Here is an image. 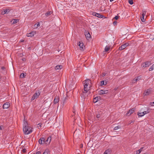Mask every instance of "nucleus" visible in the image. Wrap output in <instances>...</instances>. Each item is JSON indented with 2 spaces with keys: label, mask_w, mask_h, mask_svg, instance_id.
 Returning a JSON list of instances; mask_svg holds the SVG:
<instances>
[{
  "label": "nucleus",
  "mask_w": 154,
  "mask_h": 154,
  "mask_svg": "<svg viewBox=\"0 0 154 154\" xmlns=\"http://www.w3.org/2000/svg\"><path fill=\"white\" fill-rule=\"evenodd\" d=\"M35 34V31H32L31 32L27 33V36L28 37H32Z\"/></svg>",
  "instance_id": "obj_15"
},
{
  "label": "nucleus",
  "mask_w": 154,
  "mask_h": 154,
  "mask_svg": "<svg viewBox=\"0 0 154 154\" xmlns=\"http://www.w3.org/2000/svg\"><path fill=\"white\" fill-rule=\"evenodd\" d=\"M24 73H22L20 75V77L21 78H23L24 77Z\"/></svg>",
  "instance_id": "obj_34"
},
{
  "label": "nucleus",
  "mask_w": 154,
  "mask_h": 154,
  "mask_svg": "<svg viewBox=\"0 0 154 154\" xmlns=\"http://www.w3.org/2000/svg\"><path fill=\"white\" fill-rule=\"evenodd\" d=\"M40 26V24L39 22H38L35 23L34 26L33 28H37Z\"/></svg>",
  "instance_id": "obj_21"
},
{
  "label": "nucleus",
  "mask_w": 154,
  "mask_h": 154,
  "mask_svg": "<svg viewBox=\"0 0 154 154\" xmlns=\"http://www.w3.org/2000/svg\"><path fill=\"white\" fill-rule=\"evenodd\" d=\"M98 100V97H96L94 98V103L97 102Z\"/></svg>",
  "instance_id": "obj_31"
},
{
  "label": "nucleus",
  "mask_w": 154,
  "mask_h": 154,
  "mask_svg": "<svg viewBox=\"0 0 154 154\" xmlns=\"http://www.w3.org/2000/svg\"><path fill=\"white\" fill-rule=\"evenodd\" d=\"M42 125V124L41 123H39L38 124L37 127L38 129H39L41 127Z\"/></svg>",
  "instance_id": "obj_33"
},
{
  "label": "nucleus",
  "mask_w": 154,
  "mask_h": 154,
  "mask_svg": "<svg viewBox=\"0 0 154 154\" xmlns=\"http://www.w3.org/2000/svg\"><path fill=\"white\" fill-rule=\"evenodd\" d=\"M146 12L145 11H143L142 14V16H144L145 15Z\"/></svg>",
  "instance_id": "obj_36"
},
{
  "label": "nucleus",
  "mask_w": 154,
  "mask_h": 154,
  "mask_svg": "<svg viewBox=\"0 0 154 154\" xmlns=\"http://www.w3.org/2000/svg\"><path fill=\"white\" fill-rule=\"evenodd\" d=\"M10 10L9 9H3V11L2 12V14H5L8 13L10 11Z\"/></svg>",
  "instance_id": "obj_12"
},
{
  "label": "nucleus",
  "mask_w": 154,
  "mask_h": 154,
  "mask_svg": "<svg viewBox=\"0 0 154 154\" xmlns=\"http://www.w3.org/2000/svg\"><path fill=\"white\" fill-rule=\"evenodd\" d=\"M143 147L141 148L140 149L137 151L136 154H139L141 152L142 150L143 149Z\"/></svg>",
  "instance_id": "obj_25"
},
{
  "label": "nucleus",
  "mask_w": 154,
  "mask_h": 154,
  "mask_svg": "<svg viewBox=\"0 0 154 154\" xmlns=\"http://www.w3.org/2000/svg\"><path fill=\"white\" fill-rule=\"evenodd\" d=\"M105 113L104 111L103 110L98 111L96 113V117L97 119H101L104 117V114Z\"/></svg>",
  "instance_id": "obj_3"
},
{
  "label": "nucleus",
  "mask_w": 154,
  "mask_h": 154,
  "mask_svg": "<svg viewBox=\"0 0 154 154\" xmlns=\"http://www.w3.org/2000/svg\"><path fill=\"white\" fill-rule=\"evenodd\" d=\"M144 154H146V153H145Z\"/></svg>",
  "instance_id": "obj_54"
},
{
  "label": "nucleus",
  "mask_w": 154,
  "mask_h": 154,
  "mask_svg": "<svg viewBox=\"0 0 154 154\" xmlns=\"http://www.w3.org/2000/svg\"><path fill=\"white\" fill-rule=\"evenodd\" d=\"M150 62L149 61H146L145 63H143L142 64V66L143 67L145 68L146 67H148L150 65Z\"/></svg>",
  "instance_id": "obj_6"
},
{
  "label": "nucleus",
  "mask_w": 154,
  "mask_h": 154,
  "mask_svg": "<svg viewBox=\"0 0 154 154\" xmlns=\"http://www.w3.org/2000/svg\"><path fill=\"white\" fill-rule=\"evenodd\" d=\"M50 152L48 149H46L43 152V154H49Z\"/></svg>",
  "instance_id": "obj_24"
},
{
  "label": "nucleus",
  "mask_w": 154,
  "mask_h": 154,
  "mask_svg": "<svg viewBox=\"0 0 154 154\" xmlns=\"http://www.w3.org/2000/svg\"><path fill=\"white\" fill-rule=\"evenodd\" d=\"M153 69V68H152V67L151 66L150 68L149 69V71H152Z\"/></svg>",
  "instance_id": "obj_42"
},
{
  "label": "nucleus",
  "mask_w": 154,
  "mask_h": 154,
  "mask_svg": "<svg viewBox=\"0 0 154 154\" xmlns=\"http://www.w3.org/2000/svg\"><path fill=\"white\" fill-rule=\"evenodd\" d=\"M100 84L101 85H106L107 84L106 82H104V81H102L100 82Z\"/></svg>",
  "instance_id": "obj_27"
},
{
  "label": "nucleus",
  "mask_w": 154,
  "mask_h": 154,
  "mask_svg": "<svg viewBox=\"0 0 154 154\" xmlns=\"http://www.w3.org/2000/svg\"><path fill=\"white\" fill-rule=\"evenodd\" d=\"M135 80L137 81H138L141 79V78L140 76H137L134 78Z\"/></svg>",
  "instance_id": "obj_28"
},
{
  "label": "nucleus",
  "mask_w": 154,
  "mask_h": 154,
  "mask_svg": "<svg viewBox=\"0 0 154 154\" xmlns=\"http://www.w3.org/2000/svg\"><path fill=\"white\" fill-rule=\"evenodd\" d=\"M51 14H52L51 11H49L48 12L45 14V15L47 16H49Z\"/></svg>",
  "instance_id": "obj_29"
},
{
  "label": "nucleus",
  "mask_w": 154,
  "mask_h": 154,
  "mask_svg": "<svg viewBox=\"0 0 154 154\" xmlns=\"http://www.w3.org/2000/svg\"><path fill=\"white\" fill-rule=\"evenodd\" d=\"M143 114L144 115L147 114V113H148L149 112V111H148V110H147V111H144L143 112Z\"/></svg>",
  "instance_id": "obj_35"
},
{
  "label": "nucleus",
  "mask_w": 154,
  "mask_h": 154,
  "mask_svg": "<svg viewBox=\"0 0 154 154\" xmlns=\"http://www.w3.org/2000/svg\"><path fill=\"white\" fill-rule=\"evenodd\" d=\"M59 101V98L58 97L56 96L54 100V104H56Z\"/></svg>",
  "instance_id": "obj_17"
},
{
  "label": "nucleus",
  "mask_w": 154,
  "mask_h": 154,
  "mask_svg": "<svg viewBox=\"0 0 154 154\" xmlns=\"http://www.w3.org/2000/svg\"><path fill=\"white\" fill-rule=\"evenodd\" d=\"M41 152L40 151H38L36 152L35 154H41Z\"/></svg>",
  "instance_id": "obj_44"
},
{
  "label": "nucleus",
  "mask_w": 154,
  "mask_h": 154,
  "mask_svg": "<svg viewBox=\"0 0 154 154\" xmlns=\"http://www.w3.org/2000/svg\"><path fill=\"white\" fill-rule=\"evenodd\" d=\"M92 15L93 16H96L99 18H103V17H104V16H103L102 15H101L100 14L97 13L95 12H93L92 13Z\"/></svg>",
  "instance_id": "obj_8"
},
{
  "label": "nucleus",
  "mask_w": 154,
  "mask_h": 154,
  "mask_svg": "<svg viewBox=\"0 0 154 154\" xmlns=\"http://www.w3.org/2000/svg\"><path fill=\"white\" fill-rule=\"evenodd\" d=\"M106 75V74L105 73H103L102 74V76L103 77L104 76H105Z\"/></svg>",
  "instance_id": "obj_48"
},
{
  "label": "nucleus",
  "mask_w": 154,
  "mask_h": 154,
  "mask_svg": "<svg viewBox=\"0 0 154 154\" xmlns=\"http://www.w3.org/2000/svg\"><path fill=\"white\" fill-rule=\"evenodd\" d=\"M141 20L143 22L144 21V16H142L141 18Z\"/></svg>",
  "instance_id": "obj_38"
},
{
  "label": "nucleus",
  "mask_w": 154,
  "mask_h": 154,
  "mask_svg": "<svg viewBox=\"0 0 154 154\" xmlns=\"http://www.w3.org/2000/svg\"><path fill=\"white\" fill-rule=\"evenodd\" d=\"M151 91L150 89H149L145 90L144 94L145 95H148L151 93Z\"/></svg>",
  "instance_id": "obj_14"
},
{
  "label": "nucleus",
  "mask_w": 154,
  "mask_h": 154,
  "mask_svg": "<svg viewBox=\"0 0 154 154\" xmlns=\"http://www.w3.org/2000/svg\"><path fill=\"white\" fill-rule=\"evenodd\" d=\"M62 67V65H58L56 66L55 67V69L56 70H58L60 69H61Z\"/></svg>",
  "instance_id": "obj_19"
},
{
  "label": "nucleus",
  "mask_w": 154,
  "mask_h": 154,
  "mask_svg": "<svg viewBox=\"0 0 154 154\" xmlns=\"http://www.w3.org/2000/svg\"><path fill=\"white\" fill-rule=\"evenodd\" d=\"M40 92L39 91H37L32 96L31 99L32 100H33L37 98L40 94Z\"/></svg>",
  "instance_id": "obj_4"
},
{
  "label": "nucleus",
  "mask_w": 154,
  "mask_h": 154,
  "mask_svg": "<svg viewBox=\"0 0 154 154\" xmlns=\"http://www.w3.org/2000/svg\"><path fill=\"white\" fill-rule=\"evenodd\" d=\"M22 60L23 61H25L26 60V59L25 58H23L22 59Z\"/></svg>",
  "instance_id": "obj_47"
},
{
  "label": "nucleus",
  "mask_w": 154,
  "mask_h": 154,
  "mask_svg": "<svg viewBox=\"0 0 154 154\" xmlns=\"http://www.w3.org/2000/svg\"><path fill=\"white\" fill-rule=\"evenodd\" d=\"M10 106V103L9 102L5 103L3 106V109H6L9 108Z\"/></svg>",
  "instance_id": "obj_11"
},
{
  "label": "nucleus",
  "mask_w": 154,
  "mask_h": 154,
  "mask_svg": "<svg viewBox=\"0 0 154 154\" xmlns=\"http://www.w3.org/2000/svg\"><path fill=\"white\" fill-rule=\"evenodd\" d=\"M110 48V46H106L105 48V52H107L109 50Z\"/></svg>",
  "instance_id": "obj_23"
},
{
  "label": "nucleus",
  "mask_w": 154,
  "mask_h": 154,
  "mask_svg": "<svg viewBox=\"0 0 154 154\" xmlns=\"http://www.w3.org/2000/svg\"><path fill=\"white\" fill-rule=\"evenodd\" d=\"M75 112V111H74V110H73V113Z\"/></svg>",
  "instance_id": "obj_53"
},
{
  "label": "nucleus",
  "mask_w": 154,
  "mask_h": 154,
  "mask_svg": "<svg viewBox=\"0 0 154 154\" xmlns=\"http://www.w3.org/2000/svg\"><path fill=\"white\" fill-rule=\"evenodd\" d=\"M26 149H23L22 150V152H23V153H25L26 152Z\"/></svg>",
  "instance_id": "obj_40"
},
{
  "label": "nucleus",
  "mask_w": 154,
  "mask_h": 154,
  "mask_svg": "<svg viewBox=\"0 0 154 154\" xmlns=\"http://www.w3.org/2000/svg\"><path fill=\"white\" fill-rule=\"evenodd\" d=\"M38 141L40 144H43L45 143V140L44 137H41Z\"/></svg>",
  "instance_id": "obj_7"
},
{
  "label": "nucleus",
  "mask_w": 154,
  "mask_h": 154,
  "mask_svg": "<svg viewBox=\"0 0 154 154\" xmlns=\"http://www.w3.org/2000/svg\"><path fill=\"white\" fill-rule=\"evenodd\" d=\"M51 137L49 136V137L47 139L45 140V144H49L50 143H51Z\"/></svg>",
  "instance_id": "obj_13"
},
{
  "label": "nucleus",
  "mask_w": 154,
  "mask_h": 154,
  "mask_svg": "<svg viewBox=\"0 0 154 154\" xmlns=\"http://www.w3.org/2000/svg\"><path fill=\"white\" fill-rule=\"evenodd\" d=\"M133 122H133V121H132V122H131V123H130V124H131V123H133Z\"/></svg>",
  "instance_id": "obj_52"
},
{
  "label": "nucleus",
  "mask_w": 154,
  "mask_h": 154,
  "mask_svg": "<svg viewBox=\"0 0 154 154\" xmlns=\"http://www.w3.org/2000/svg\"><path fill=\"white\" fill-rule=\"evenodd\" d=\"M119 18V17L118 16H116L114 18V19H115L116 20H117Z\"/></svg>",
  "instance_id": "obj_37"
},
{
  "label": "nucleus",
  "mask_w": 154,
  "mask_h": 154,
  "mask_svg": "<svg viewBox=\"0 0 154 154\" xmlns=\"http://www.w3.org/2000/svg\"><path fill=\"white\" fill-rule=\"evenodd\" d=\"M19 21V20L17 19H13L11 20V22L13 24L17 23Z\"/></svg>",
  "instance_id": "obj_18"
},
{
  "label": "nucleus",
  "mask_w": 154,
  "mask_h": 154,
  "mask_svg": "<svg viewBox=\"0 0 154 154\" xmlns=\"http://www.w3.org/2000/svg\"><path fill=\"white\" fill-rule=\"evenodd\" d=\"M129 45V43H126L125 44H124V45L125 46V47L128 46Z\"/></svg>",
  "instance_id": "obj_39"
},
{
  "label": "nucleus",
  "mask_w": 154,
  "mask_h": 154,
  "mask_svg": "<svg viewBox=\"0 0 154 154\" xmlns=\"http://www.w3.org/2000/svg\"><path fill=\"white\" fill-rule=\"evenodd\" d=\"M108 92V91L107 90H101L99 92V94L100 95L106 94Z\"/></svg>",
  "instance_id": "obj_9"
},
{
  "label": "nucleus",
  "mask_w": 154,
  "mask_h": 154,
  "mask_svg": "<svg viewBox=\"0 0 154 154\" xmlns=\"http://www.w3.org/2000/svg\"><path fill=\"white\" fill-rule=\"evenodd\" d=\"M121 128V126H116L114 128L113 130H118V129H119Z\"/></svg>",
  "instance_id": "obj_30"
},
{
  "label": "nucleus",
  "mask_w": 154,
  "mask_h": 154,
  "mask_svg": "<svg viewBox=\"0 0 154 154\" xmlns=\"http://www.w3.org/2000/svg\"><path fill=\"white\" fill-rule=\"evenodd\" d=\"M78 45L80 49L82 51H84V48L83 42H79L78 43Z\"/></svg>",
  "instance_id": "obj_10"
},
{
  "label": "nucleus",
  "mask_w": 154,
  "mask_h": 154,
  "mask_svg": "<svg viewBox=\"0 0 154 154\" xmlns=\"http://www.w3.org/2000/svg\"><path fill=\"white\" fill-rule=\"evenodd\" d=\"M150 105L152 106H154V102H151L150 103Z\"/></svg>",
  "instance_id": "obj_41"
},
{
  "label": "nucleus",
  "mask_w": 154,
  "mask_h": 154,
  "mask_svg": "<svg viewBox=\"0 0 154 154\" xmlns=\"http://www.w3.org/2000/svg\"><path fill=\"white\" fill-rule=\"evenodd\" d=\"M35 154V153H33V154Z\"/></svg>",
  "instance_id": "obj_55"
},
{
  "label": "nucleus",
  "mask_w": 154,
  "mask_h": 154,
  "mask_svg": "<svg viewBox=\"0 0 154 154\" xmlns=\"http://www.w3.org/2000/svg\"><path fill=\"white\" fill-rule=\"evenodd\" d=\"M143 113V112H137V115L141 117L144 115Z\"/></svg>",
  "instance_id": "obj_26"
},
{
  "label": "nucleus",
  "mask_w": 154,
  "mask_h": 154,
  "mask_svg": "<svg viewBox=\"0 0 154 154\" xmlns=\"http://www.w3.org/2000/svg\"><path fill=\"white\" fill-rule=\"evenodd\" d=\"M135 110V109L134 108H133L131 109L127 112L126 113V115L128 116H130L134 112Z\"/></svg>",
  "instance_id": "obj_5"
},
{
  "label": "nucleus",
  "mask_w": 154,
  "mask_h": 154,
  "mask_svg": "<svg viewBox=\"0 0 154 154\" xmlns=\"http://www.w3.org/2000/svg\"><path fill=\"white\" fill-rule=\"evenodd\" d=\"M85 35L86 39L87 40H88L90 39L91 37V35L89 33H86L85 34Z\"/></svg>",
  "instance_id": "obj_16"
},
{
  "label": "nucleus",
  "mask_w": 154,
  "mask_h": 154,
  "mask_svg": "<svg viewBox=\"0 0 154 154\" xmlns=\"http://www.w3.org/2000/svg\"><path fill=\"white\" fill-rule=\"evenodd\" d=\"M126 48L125 46L124 45V44L122 45L119 48V50H122L123 49H125Z\"/></svg>",
  "instance_id": "obj_20"
},
{
  "label": "nucleus",
  "mask_w": 154,
  "mask_h": 154,
  "mask_svg": "<svg viewBox=\"0 0 154 154\" xmlns=\"http://www.w3.org/2000/svg\"><path fill=\"white\" fill-rule=\"evenodd\" d=\"M117 24V22L116 21H115L113 22V25L115 26V25H116Z\"/></svg>",
  "instance_id": "obj_45"
},
{
  "label": "nucleus",
  "mask_w": 154,
  "mask_h": 154,
  "mask_svg": "<svg viewBox=\"0 0 154 154\" xmlns=\"http://www.w3.org/2000/svg\"><path fill=\"white\" fill-rule=\"evenodd\" d=\"M128 2L130 5H132L133 3V0H128Z\"/></svg>",
  "instance_id": "obj_32"
},
{
  "label": "nucleus",
  "mask_w": 154,
  "mask_h": 154,
  "mask_svg": "<svg viewBox=\"0 0 154 154\" xmlns=\"http://www.w3.org/2000/svg\"><path fill=\"white\" fill-rule=\"evenodd\" d=\"M91 83V81L90 80H86L84 83V93H86L88 91L90 88L89 83Z\"/></svg>",
  "instance_id": "obj_2"
},
{
  "label": "nucleus",
  "mask_w": 154,
  "mask_h": 154,
  "mask_svg": "<svg viewBox=\"0 0 154 154\" xmlns=\"http://www.w3.org/2000/svg\"><path fill=\"white\" fill-rule=\"evenodd\" d=\"M137 82V81L135 80V79H134L132 81V83H135Z\"/></svg>",
  "instance_id": "obj_43"
},
{
  "label": "nucleus",
  "mask_w": 154,
  "mask_h": 154,
  "mask_svg": "<svg viewBox=\"0 0 154 154\" xmlns=\"http://www.w3.org/2000/svg\"><path fill=\"white\" fill-rule=\"evenodd\" d=\"M114 0H110V2H111L113 1Z\"/></svg>",
  "instance_id": "obj_51"
},
{
  "label": "nucleus",
  "mask_w": 154,
  "mask_h": 154,
  "mask_svg": "<svg viewBox=\"0 0 154 154\" xmlns=\"http://www.w3.org/2000/svg\"><path fill=\"white\" fill-rule=\"evenodd\" d=\"M152 68L154 69V64L152 65Z\"/></svg>",
  "instance_id": "obj_50"
},
{
  "label": "nucleus",
  "mask_w": 154,
  "mask_h": 154,
  "mask_svg": "<svg viewBox=\"0 0 154 154\" xmlns=\"http://www.w3.org/2000/svg\"><path fill=\"white\" fill-rule=\"evenodd\" d=\"M110 150L109 149H107L105 150L103 154H110Z\"/></svg>",
  "instance_id": "obj_22"
},
{
  "label": "nucleus",
  "mask_w": 154,
  "mask_h": 154,
  "mask_svg": "<svg viewBox=\"0 0 154 154\" xmlns=\"http://www.w3.org/2000/svg\"><path fill=\"white\" fill-rule=\"evenodd\" d=\"M24 133L25 134H28L31 133L32 131V128L26 122L24 121L23 128Z\"/></svg>",
  "instance_id": "obj_1"
},
{
  "label": "nucleus",
  "mask_w": 154,
  "mask_h": 154,
  "mask_svg": "<svg viewBox=\"0 0 154 154\" xmlns=\"http://www.w3.org/2000/svg\"><path fill=\"white\" fill-rule=\"evenodd\" d=\"M3 128V126H0V130H2Z\"/></svg>",
  "instance_id": "obj_46"
},
{
  "label": "nucleus",
  "mask_w": 154,
  "mask_h": 154,
  "mask_svg": "<svg viewBox=\"0 0 154 154\" xmlns=\"http://www.w3.org/2000/svg\"><path fill=\"white\" fill-rule=\"evenodd\" d=\"M5 67H3H3H2V70H4V69H5Z\"/></svg>",
  "instance_id": "obj_49"
}]
</instances>
